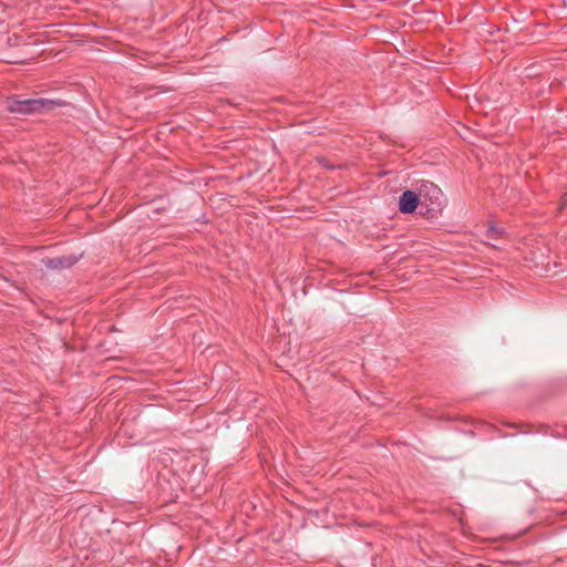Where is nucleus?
Masks as SVG:
<instances>
[{
    "mask_svg": "<svg viewBox=\"0 0 567 567\" xmlns=\"http://www.w3.org/2000/svg\"><path fill=\"white\" fill-rule=\"evenodd\" d=\"M64 103L60 100L50 99H28V100H11L8 103V111L10 113L18 114H37L51 111L56 106H61Z\"/></svg>",
    "mask_w": 567,
    "mask_h": 567,
    "instance_id": "obj_1",
    "label": "nucleus"
},
{
    "mask_svg": "<svg viewBox=\"0 0 567 567\" xmlns=\"http://www.w3.org/2000/svg\"><path fill=\"white\" fill-rule=\"evenodd\" d=\"M421 204H425L427 212L441 210L444 205V195L441 188L432 182L422 181L419 187Z\"/></svg>",
    "mask_w": 567,
    "mask_h": 567,
    "instance_id": "obj_2",
    "label": "nucleus"
},
{
    "mask_svg": "<svg viewBox=\"0 0 567 567\" xmlns=\"http://www.w3.org/2000/svg\"><path fill=\"white\" fill-rule=\"evenodd\" d=\"M421 204L420 196L412 190H404L399 199V210L403 214L414 213Z\"/></svg>",
    "mask_w": 567,
    "mask_h": 567,
    "instance_id": "obj_3",
    "label": "nucleus"
},
{
    "mask_svg": "<svg viewBox=\"0 0 567 567\" xmlns=\"http://www.w3.org/2000/svg\"><path fill=\"white\" fill-rule=\"evenodd\" d=\"M76 258L72 256L54 257L47 260L45 265L50 269H64L70 268L76 262Z\"/></svg>",
    "mask_w": 567,
    "mask_h": 567,
    "instance_id": "obj_4",
    "label": "nucleus"
},
{
    "mask_svg": "<svg viewBox=\"0 0 567 567\" xmlns=\"http://www.w3.org/2000/svg\"><path fill=\"white\" fill-rule=\"evenodd\" d=\"M502 233H503L502 229H499V228H497L495 226H489L488 231H487V236L489 238H497L498 236L502 235Z\"/></svg>",
    "mask_w": 567,
    "mask_h": 567,
    "instance_id": "obj_5",
    "label": "nucleus"
}]
</instances>
